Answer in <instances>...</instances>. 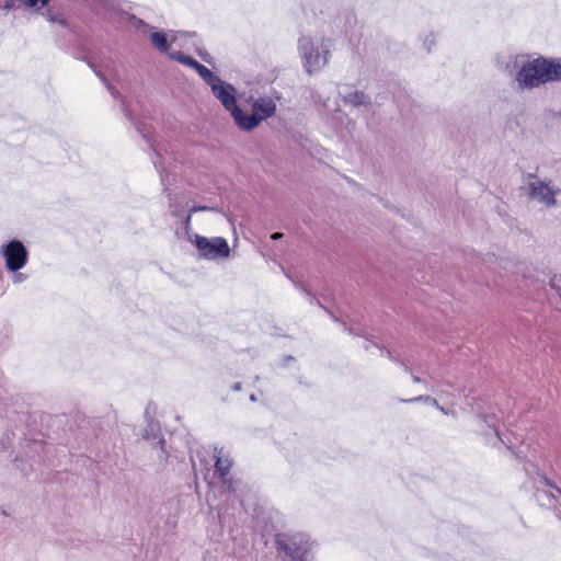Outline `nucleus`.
<instances>
[{
  "label": "nucleus",
  "instance_id": "1",
  "mask_svg": "<svg viewBox=\"0 0 561 561\" xmlns=\"http://www.w3.org/2000/svg\"><path fill=\"white\" fill-rule=\"evenodd\" d=\"M197 211H206L215 216L220 215L217 208L207 206H193L190 208L188 215L183 220V229L187 240L193 243L201 257L209 261L226 260L230 256V247L222 237L207 238L192 232L191 219L192 215Z\"/></svg>",
  "mask_w": 561,
  "mask_h": 561
},
{
  "label": "nucleus",
  "instance_id": "2",
  "mask_svg": "<svg viewBox=\"0 0 561 561\" xmlns=\"http://www.w3.org/2000/svg\"><path fill=\"white\" fill-rule=\"evenodd\" d=\"M297 48L304 70L312 76L329 64L332 41L320 33L302 35L298 39Z\"/></svg>",
  "mask_w": 561,
  "mask_h": 561
},
{
  "label": "nucleus",
  "instance_id": "3",
  "mask_svg": "<svg viewBox=\"0 0 561 561\" xmlns=\"http://www.w3.org/2000/svg\"><path fill=\"white\" fill-rule=\"evenodd\" d=\"M545 66V57L522 61L515 76L518 88L522 90L534 89L548 83Z\"/></svg>",
  "mask_w": 561,
  "mask_h": 561
},
{
  "label": "nucleus",
  "instance_id": "4",
  "mask_svg": "<svg viewBox=\"0 0 561 561\" xmlns=\"http://www.w3.org/2000/svg\"><path fill=\"white\" fill-rule=\"evenodd\" d=\"M278 545L293 561H312L310 550L313 543L305 534H297L287 540H279Z\"/></svg>",
  "mask_w": 561,
  "mask_h": 561
},
{
  "label": "nucleus",
  "instance_id": "5",
  "mask_svg": "<svg viewBox=\"0 0 561 561\" xmlns=\"http://www.w3.org/2000/svg\"><path fill=\"white\" fill-rule=\"evenodd\" d=\"M559 192V187L552 185L550 182H545L538 179L531 181L528 185L529 197L546 207H553L557 205L556 196Z\"/></svg>",
  "mask_w": 561,
  "mask_h": 561
},
{
  "label": "nucleus",
  "instance_id": "6",
  "mask_svg": "<svg viewBox=\"0 0 561 561\" xmlns=\"http://www.w3.org/2000/svg\"><path fill=\"white\" fill-rule=\"evenodd\" d=\"M2 254L5 261V267L9 272H16L23 268L27 262V250L21 241L13 240L3 245Z\"/></svg>",
  "mask_w": 561,
  "mask_h": 561
},
{
  "label": "nucleus",
  "instance_id": "7",
  "mask_svg": "<svg viewBox=\"0 0 561 561\" xmlns=\"http://www.w3.org/2000/svg\"><path fill=\"white\" fill-rule=\"evenodd\" d=\"M210 90L213 95L228 112L231 113L238 106L236 100L237 91L230 83L219 79L218 82L210 87Z\"/></svg>",
  "mask_w": 561,
  "mask_h": 561
},
{
  "label": "nucleus",
  "instance_id": "8",
  "mask_svg": "<svg viewBox=\"0 0 561 561\" xmlns=\"http://www.w3.org/2000/svg\"><path fill=\"white\" fill-rule=\"evenodd\" d=\"M490 264L496 265L499 268L514 274L525 276L526 264L513 256H495L491 255L488 259Z\"/></svg>",
  "mask_w": 561,
  "mask_h": 561
},
{
  "label": "nucleus",
  "instance_id": "9",
  "mask_svg": "<svg viewBox=\"0 0 561 561\" xmlns=\"http://www.w3.org/2000/svg\"><path fill=\"white\" fill-rule=\"evenodd\" d=\"M185 35V33L181 32H170L169 34L164 32H153L150 35V41L156 49L161 53H168L169 44L176 42L180 37Z\"/></svg>",
  "mask_w": 561,
  "mask_h": 561
},
{
  "label": "nucleus",
  "instance_id": "10",
  "mask_svg": "<svg viewBox=\"0 0 561 561\" xmlns=\"http://www.w3.org/2000/svg\"><path fill=\"white\" fill-rule=\"evenodd\" d=\"M230 114L238 127L245 131L253 130L261 123L253 113H244L239 106H237Z\"/></svg>",
  "mask_w": 561,
  "mask_h": 561
},
{
  "label": "nucleus",
  "instance_id": "11",
  "mask_svg": "<svg viewBox=\"0 0 561 561\" xmlns=\"http://www.w3.org/2000/svg\"><path fill=\"white\" fill-rule=\"evenodd\" d=\"M252 108L255 117L263 122L274 115L276 106L271 99L261 98L254 101Z\"/></svg>",
  "mask_w": 561,
  "mask_h": 561
},
{
  "label": "nucleus",
  "instance_id": "12",
  "mask_svg": "<svg viewBox=\"0 0 561 561\" xmlns=\"http://www.w3.org/2000/svg\"><path fill=\"white\" fill-rule=\"evenodd\" d=\"M342 101L345 105L352 107L370 106L371 98L360 90H351L342 96Z\"/></svg>",
  "mask_w": 561,
  "mask_h": 561
},
{
  "label": "nucleus",
  "instance_id": "13",
  "mask_svg": "<svg viewBox=\"0 0 561 561\" xmlns=\"http://www.w3.org/2000/svg\"><path fill=\"white\" fill-rule=\"evenodd\" d=\"M141 437L153 447L159 446L160 450L164 453V440L160 437V426L157 422L150 421L144 430Z\"/></svg>",
  "mask_w": 561,
  "mask_h": 561
},
{
  "label": "nucleus",
  "instance_id": "14",
  "mask_svg": "<svg viewBox=\"0 0 561 561\" xmlns=\"http://www.w3.org/2000/svg\"><path fill=\"white\" fill-rule=\"evenodd\" d=\"M312 100L314 104L321 107L327 114L333 115L341 112L339 104L336 102L332 104L330 96L320 91L312 92Z\"/></svg>",
  "mask_w": 561,
  "mask_h": 561
},
{
  "label": "nucleus",
  "instance_id": "15",
  "mask_svg": "<svg viewBox=\"0 0 561 561\" xmlns=\"http://www.w3.org/2000/svg\"><path fill=\"white\" fill-rule=\"evenodd\" d=\"M216 458V471L219 473L220 478L228 476L229 470L231 468L232 461L231 459L225 455L222 449L217 450L215 453Z\"/></svg>",
  "mask_w": 561,
  "mask_h": 561
},
{
  "label": "nucleus",
  "instance_id": "16",
  "mask_svg": "<svg viewBox=\"0 0 561 561\" xmlns=\"http://www.w3.org/2000/svg\"><path fill=\"white\" fill-rule=\"evenodd\" d=\"M545 67L548 82L561 80V59L546 58Z\"/></svg>",
  "mask_w": 561,
  "mask_h": 561
},
{
  "label": "nucleus",
  "instance_id": "17",
  "mask_svg": "<svg viewBox=\"0 0 561 561\" xmlns=\"http://www.w3.org/2000/svg\"><path fill=\"white\" fill-rule=\"evenodd\" d=\"M196 72L199 75V77L209 85L211 87L218 80L220 79L218 76H216L210 69L205 67L204 65L197 62V65L194 67Z\"/></svg>",
  "mask_w": 561,
  "mask_h": 561
},
{
  "label": "nucleus",
  "instance_id": "18",
  "mask_svg": "<svg viewBox=\"0 0 561 561\" xmlns=\"http://www.w3.org/2000/svg\"><path fill=\"white\" fill-rule=\"evenodd\" d=\"M414 401H423V402H426L428 404H432L434 407H436L437 409H439L443 413H446L444 408L439 407V404L437 403V401L434 399V398H431V397H423V396H420L417 398H414V399H410L408 400V402H414Z\"/></svg>",
  "mask_w": 561,
  "mask_h": 561
},
{
  "label": "nucleus",
  "instance_id": "19",
  "mask_svg": "<svg viewBox=\"0 0 561 561\" xmlns=\"http://www.w3.org/2000/svg\"><path fill=\"white\" fill-rule=\"evenodd\" d=\"M24 4L28 8L39 10L44 8L49 0H23Z\"/></svg>",
  "mask_w": 561,
  "mask_h": 561
},
{
  "label": "nucleus",
  "instance_id": "20",
  "mask_svg": "<svg viewBox=\"0 0 561 561\" xmlns=\"http://www.w3.org/2000/svg\"><path fill=\"white\" fill-rule=\"evenodd\" d=\"M221 481H222V489L227 492H236V488H234V484L236 482L228 478L227 476L221 478Z\"/></svg>",
  "mask_w": 561,
  "mask_h": 561
},
{
  "label": "nucleus",
  "instance_id": "21",
  "mask_svg": "<svg viewBox=\"0 0 561 561\" xmlns=\"http://www.w3.org/2000/svg\"><path fill=\"white\" fill-rule=\"evenodd\" d=\"M15 8V0H0V10L10 11Z\"/></svg>",
  "mask_w": 561,
  "mask_h": 561
},
{
  "label": "nucleus",
  "instance_id": "22",
  "mask_svg": "<svg viewBox=\"0 0 561 561\" xmlns=\"http://www.w3.org/2000/svg\"><path fill=\"white\" fill-rule=\"evenodd\" d=\"M46 16L50 23H56V22H58L60 24L65 23V21L58 14L51 13L50 11H47Z\"/></svg>",
  "mask_w": 561,
  "mask_h": 561
},
{
  "label": "nucleus",
  "instance_id": "23",
  "mask_svg": "<svg viewBox=\"0 0 561 561\" xmlns=\"http://www.w3.org/2000/svg\"><path fill=\"white\" fill-rule=\"evenodd\" d=\"M435 44H436V41H435L434 35H430V36H427V37L425 38V41H424V45L426 46V49H427L428 51H431V50H432V47H433V46H435Z\"/></svg>",
  "mask_w": 561,
  "mask_h": 561
},
{
  "label": "nucleus",
  "instance_id": "24",
  "mask_svg": "<svg viewBox=\"0 0 561 561\" xmlns=\"http://www.w3.org/2000/svg\"><path fill=\"white\" fill-rule=\"evenodd\" d=\"M181 64L194 68L197 65V61L195 59H193L192 57L185 56V57H183V59H181Z\"/></svg>",
  "mask_w": 561,
  "mask_h": 561
},
{
  "label": "nucleus",
  "instance_id": "25",
  "mask_svg": "<svg viewBox=\"0 0 561 561\" xmlns=\"http://www.w3.org/2000/svg\"><path fill=\"white\" fill-rule=\"evenodd\" d=\"M169 56L174 59V60H178L179 62H181V59H183V57H185V55L181 54V53H176V51H173V53H169Z\"/></svg>",
  "mask_w": 561,
  "mask_h": 561
},
{
  "label": "nucleus",
  "instance_id": "26",
  "mask_svg": "<svg viewBox=\"0 0 561 561\" xmlns=\"http://www.w3.org/2000/svg\"><path fill=\"white\" fill-rule=\"evenodd\" d=\"M26 279V275L25 274H22V273H19V274H15L13 276V282L14 283H22L23 280Z\"/></svg>",
  "mask_w": 561,
  "mask_h": 561
},
{
  "label": "nucleus",
  "instance_id": "27",
  "mask_svg": "<svg viewBox=\"0 0 561 561\" xmlns=\"http://www.w3.org/2000/svg\"><path fill=\"white\" fill-rule=\"evenodd\" d=\"M271 238H272L273 240H278V239L283 238V233H280V232H275V233H273V234L271 236Z\"/></svg>",
  "mask_w": 561,
  "mask_h": 561
},
{
  "label": "nucleus",
  "instance_id": "28",
  "mask_svg": "<svg viewBox=\"0 0 561 561\" xmlns=\"http://www.w3.org/2000/svg\"><path fill=\"white\" fill-rule=\"evenodd\" d=\"M171 213H172L173 216H176V217L181 216L180 215V210L176 207H174V206H172Z\"/></svg>",
  "mask_w": 561,
  "mask_h": 561
},
{
  "label": "nucleus",
  "instance_id": "29",
  "mask_svg": "<svg viewBox=\"0 0 561 561\" xmlns=\"http://www.w3.org/2000/svg\"><path fill=\"white\" fill-rule=\"evenodd\" d=\"M550 286L553 288V289H559L558 285H557V278H552L550 280Z\"/></svg>",
  "mask_w": 561,
  "mask_h": 561
},
{
  "label": "nucleus",
  "instance_id": "30",
  "mask_svg": "<svg viewBox=\"0 0 561 561\" xmlns=\"http://www.w3.org/2000/svg\"><path fill=\"white\" fill-rule=\"evenodd\" d=\"M233 389H234V390H239V389H240V385H239V383H236V385L233 386Z\"/></svg>",
  "mask_w": 561,
  "mask_h": 561
},
{
  "label": "nucleus",
  "instance_id": "31",
  "mask_svg": "<svg viewBox=\"0 0 561 561\" xmlns=\"http://www.w3.org/2000/svg\"><path fill=\"white\" fill-rule=\"evenodd\" d=\"M201 56H202V58L204 59V61H208V59L206 58V56H204V55H201Z\"/></svg>",
  "mask_w": 561,
  "mask_h": 561
}]
</instances>
